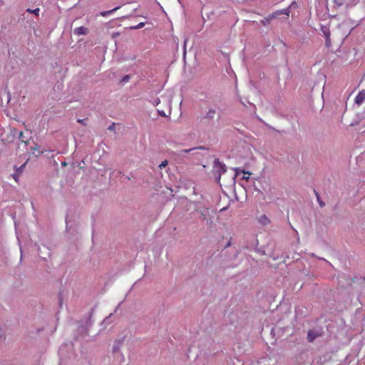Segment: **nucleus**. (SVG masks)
Returning <instances> with one entry per match:
<instances>
[{
	"label": "nucleus",
	"instance_id": "14",
	"mask_svg": "<svg viewBox=\"0 0 365 365\" xmlns=\"http://www.w3.org/2000/svg\"><path fill=\"white\" fill-rule=\"evenodd\" d=\"M144 26H145V23L140 22V24H138L136 26H131L130 29H139L143 28Z\"/></svg>",
	"mask_w": 365,
	"mask_h": 365
},
{
	"label": "nucleus",
	"instance_id": "23",
	"mask_svg": "<svg viewBox=\"0 0 365 365\" xmlns=\"http://www.w3.org/2000/svg\"><path fill=\"white\" fill-rule=\"evenodd\" d=\"M86 120V119H78L77 121H78L79 123L85 124Z\"/></svg>",
	"mask_w": 365,
	"mask_h": 365
},
{
	"label": "nucleus",
	"instance_id": "17",
	"mask_svg": "<svg viewBox=\"0 0 365 365\" xmlns=\"http://www.w3.org/2000/svg\"><path fill=\"white\" fill-rule=\"evenodd\" d=\"M297 7V4L296 1H294L288 6V9H289V11H290L292 9H296Z\"/></svg>",
	"mask_w": 365,
	"mask_h": 365
},
{
	"label": "nucleus",
	"instance_id": "25",
	"mask_svg": "<svg viewBox=\"0 0 365 365\" xmlns=\"http://www.w3.org/2000/svg\"><path fill=\"white\" fill-rule=\"evenodd\" d=\"M159 114L161 115V116H165V113L164 111H159Z\"/></svg>",
	"mask_w": 365,
	"mask_h": 365
},
{
	"label": "nucleus",
	"instance_id": "21",
	"mask_svg": "<svg viewBox=\"0 0 365 365\" xmlns=\"http://www.w3.org/2000/svg\"><path fill=\"white\" fill-rule=\"evenodd\" d=\"M115 124L113 123H112L108 128V130H114Z\"/></svg>",
	"mask_w": 365,
	"mask_h": 365
},
{
	"label": "nucleus",
	"instance_id": "15",
	"mask_svg": "<svg viewBox=\"0 0 365 365\" xmlns=\"http://www.w3.org/2000/svg\"><path fill=\"white\" fill-rule=\"evenodd\" d=\"M344 0H334V3L337 6H341L344 4Z\"/></svg>",
	"mask_w": 365,
	"mask_h": 365
},
{
	"label": "nucleus",
	"instance_id": "30",
	"mask_svg": "<svg viewBox=\"0 0 365 365\" xmlns=\"http://www.w3.org/2000/svg\"><path fill=\"white\" fill-rule=\"evenodd\" d=\"M319 205L321 207H323L324 205V203H323L322 202H319Z\"/></svg>",
	"mask_w": 365,
	"mask_h": 365
},
{
	"label": "nucleus",
	"instance_id": "20",
	"mask_svg": "<svg viewBox=\"0 0 365 365\" xmlns=\"http://www.w3.org/2000/svg\"><path fill=\"white\" fill-rule=\"evenodd\" d=\"M325 44L327 46V47H328V48L331 46V38H330L325 39Z\"/></svg>",
	"mask_w": 365,
	"mask_h": 365
},
{
	"label": "nucleus",
	"instance_id": "13",
	"mask_svg": "<svg viewBox=\"0 0 365 365\" xmlns=\"http://www.w3.org/2000/svg\"><path fill=\"white\" fill-rule=\"evenodd\" d=\"M27 12H29V13H31V14H34L36 16H38V14H39V11H40V9L38 8H36L35 9H28L26 10Z\"/></svg>",
	"mask_w": 365,
	"mask_h": 365
},
{
	"label": "nucleus",
	"instance_id": "5",
	"mask_svg": "<svg viewBox=\"0 0 365 365\" xmlns=\"http://www.w3.org/2000/svg\"><path fill=\"white\" fill-rule=\"evenodd\" d=\"M365 100V91L363 90L359 91L355 98V103L358 105L362 104Z\"/></svg>",
	"mask_w": 365,
	"mask_h": 365
},
{
	"label": "nucleus",
	"instance_id": "7",
	"mask_svg": "<svg viewBox=\"0 0 365 365\" xmlns=\"http://www.w3.org/2000/svg\"><path fill=\"white\" fill-rule=\"evenodd\" d=\"M289 14H290V11H289V9H288V7L286 9H284L277 10V11L274 12L275 17H277L279 15H282V14H284L288 16L289 15Z\"/></svg>",
	"mask_w": 365,
	"mask_h": 365
},
{
	"label": "nucleus",
	"instance_id": "19",
	"mask_svg": "<svg viewBox=\"0 0 365 365\" xmlns=\"http://www.w3.org/2000/svg\"><path fill=\"white\" fill-rule=\"evenodd\" d=\"M167 165H168V161H167V160H164V161H163V162L159 165V168H160V169H162L163 168H165Z\"/></svg>",
	"mask_w": 365,
	"mask_h": 365
},
{
	"label": "nucleus",
	"instance_id": "10",
	"mask_svg": "<svg viewBox=\"0 0 365 365\" xmlns=\"http://www.w3.org/2000/svg\"><path fill=\"white\" fill-rule=\"evenodd\" d=\"M120 8V6H118L117 7H115L113 9H110V10H108V11H101L100 13V15L103 16V17L108 16V15H110V14L114 13L115 11L118 10Z\"/></svg>",
	"mask_w": 365,
	"mask_h": 365
},
{
	"label": "nucleus",
	"instance_id": "18",
	"mask_svg": "<svg viewBox=\"0 0 365 365\" xmlns=\"http://www.w3.org/2000/svg\"><path fill=\"white\" fill-rule=\"evenodd\" d=\"M19 138L22 141L26 143V141L25 140V137L23 132L19 133Z\"/></svg>",
	"mask_w": 365,
	"mask_h": 365
},
{
	"label": "nucleus",
	"instance_id": "11",
	"mask_svg": "<svg viewBox=\"0 0 365 365\" xmlns=\"http://www.w3.org/2000/svg\"><path fill=\"white\" fill-rule=\"evenodd\" d=\"M233 170L235 172V177H237L240 173H244L245 175H250V172H245V170L240 169V168H234Z\"/></svg>",
	"mask_w": 365,
	"mask_h": 365
},
{
	"label": "nucleus",
	"instance_id": "6",
	"mask_svg": "<svg viewBox=\"0 0 365 365\" xmlns=\"http://www.w3.org/2000/svg\"><path fill=\"white\" fill-rule=\"evenodd\" d=\"M258 222L262 225L266 226L270 223V220L266 215H262L259 217Z\"/></svg>",
	"mask_w": 365,
	"mask_h": 365
},
{
	"label": "nucleus",
	"instance_id": "4",
	"mask_svg": "<svg viewBox=\"0 0 365 365\" xmlns=\"http://www.w3.org/2000/svg\"><path fill=\"white\" fill-rule=\"evenodd\" d=\"M73 33L76 36L87 35L88 34V29L85 26H79L75 28Z\"/></svg>",
	"mask_w": 365,
	"mask_h": 365
},
{
	"label": "nucleus",
	"instance_id": "2",
	"mask_svg": "<svg viewBox=\"0 0 365 365\" xmlns=\"http://www.w3.org/2000/svg\"><path fill=\"white\" fill-rule=\"evenodd\" d=\"M216 115V109L214 108H208L203 115V118L207 120H212Z\"/></svg>",
	"mask_w": 365,
	"mask_h": 365
},
{
	"label": "nucleus",
	"instance_id": "26",
	"mask_svg": "<svg viewBox=\"0 0 365 365\" xmlns=\"http://www.w3.org/2000/svg\"><path fill=\"white\" fill-rule=\"evenodd\" d=\"M250 175H248L247 176L244 175V176L242 177V178H243V179H245V180H248V179L250 178V177H249Z\"/></svg>",
	"mask_w": 365,
	"mask_h": 365
},
{
	"label": "nucleus",
	"instance_id": "24",
	"mask_svg": "<svg viewBox=\"0 0 365 365\" xmlns=\"http://www.w3.org/2000/svg\"><path fill=\"white\" fill-rule=\"evenodd\" d=\"M159 103H160V99H158H158H156V100L154 101L153 104L158 105V104H159Z\"/></svg>",
	"mask_w": 365,
	"mask_h": 365
},
{
	"label": "nucleus",
	"instance_id": "29",
	"mask_svg": "<svg viewBox=\"0 0 365 365\" xmlns=\"http://www.w3.org/2000/svg\"><path fill=\"white\" fill-rule=\"evenodd\" d=\"M319 205L321 207H323L324 205V203H323L322 202H319Z\"/></svg>",
	"mask_w": 365,
	"mask_h": 365
},
{
	"label": "nucleus",
	"instance_id": "16",
	"mask_svg": "<svg viewBox=\"0 0 365 365\" xmlns=\"http://www.w3.org/2000/svg\"><path fill=\"white\" fill-rule=\"evenodd\" d=\"M130 78V75H126L124 77H123V78L121 79V83H127Z\"/></svg>",
	"mask_w": 365,
	"mask_h": 365
},
{
	"label": "nucleus",
	"instance_id": "28",
	"mask_svg": "<svg viewBox=\"0 0 365 365\" xmlns=\"http://www.w3.org/2000/svg\"><path fill=\"white\" fill-rule=\"evenodd\" d=\"M46 150H39L38 152V154H43V153H45Z\"/></svg>",
	"mask_w": 365,
	"mask_h": 365
},
{
	"label": "nucleus",
	"instance_id": "12",
	"mask_svg": "<svg viewBox=\"0 0 365 365\" xmlns=\"http://www.w3.org/2000/svg\"><path fill=\"white\" fill-rule=\"evenodd\" d=\"M197 148H190V149H185V150H182L180 151V155L181 156H185L187 153H190V151H192L194 150H196Z\"/></svg>",
	"mask_w": 365,
	"mask_h": 365
},
{
	"label": "nucleus",
	"instance_id": "3",
	"mask_svg": "<svg viewBox=\"0 0 365 365\" xmlns=\"http://www.w3.org/2000/svg\"><path fill=\"white\" fill-rule=\"evenodd\" d=\"M322 335V332L319 330H309L307 334V340L309 342H312L314 340Z\"/></svg>",
	"mask_w": 365,
	"mask_h": 365
},
{
	"label": "nucleus",
	"instance_id": "22",
	"mask_svg": "<svg viewBox=\"0 0 365 365\" xmlns=\"http://www.w3.org/2000/svg\"><path fill=\"white\" fill-rule=\"evenodd\" d=\"M12 177L14 178V179L15 180L16 182H18V180H19V175L18 174H13Z\"/></svg>",
	"mask_w": 365,
	"mask_h": 365
},
{
	"label": "nucleus",
	"instance_id": "1",
	"mask_svg": "<svg viewBox=\"0 0 365 365\" xmlns=\"http://www.w3.org/2000/svg\"><path fill=\"white\" fill-rule=\"evenodd\" d=\"M213 168L215 172L217 173V176L215 177L216 181L220 182L221 175L227 172V166L225 163L220 161L219 159L216 158L214 160Z\"/></svg>",
	"mask_w": 365,
	"mask_h": 365
},
{
	"label": "nucleus",
	"instance_id": "9",
	"mask_svg": "<svg viewBox=\"0 0 365 365\" xmlns=\"http://www.w3.org/2000/svg\"><path fill=\"white\" fill-rule=\"evenodd\" d=\"M275 18V16L273 14H269V16H267V17L264 18L262 21H261V23L264 25V26H267L269 24V22Z\"/></svg>",
	"mask_w": 365,
	"mask_h": 365
},
{
	"label": "nucleus",
	"instance_id": "27",
	"mask_svg": "<svg viewBox=\"0 0 365 365\" xmlns=\"http://www.w3.org/2000/svg\"><path fill=\"white\" fill-rule=\"evenodd\" d=\"M42 254V252L41 251V249L38 248V255L42 257V258H45L44 257H42L41 255Z\"/></svg>",
	"mask_w": 365,
	"mask_h": 365
},
{
	"label": "nucleus",
	"instance_id": "8",
	"mask_svg": "<svg viewBox=\"0 0 365 365\" xmlns=\"http://www.w3.org/2000/svg\"><path fill=\"white\" fill-rule=\"evenodd\" d=\"M321 31L323 33V35H324L325 39L330 38L331 34H330L329 28L328 26H322Z\"/></svg>",
	"mask_w": 365,
	"mask_h": 365
},
{
	"label": "nucleus",
	"instance_id": "31",
	"mask_svg": "<svg viewBox=\"0 0 365 365\" xmlns=\"http://www.w3.org/2000/svg\"><path fill=\"white\" fill-rule=\"evenodd\" d=\"M31 149H33V148H31ZM34 150H38V148L37 146H36L35 148H34Z\"/></svg>",
	"mask_w": 365,
	"mask_h": 365
}]
</instances>
